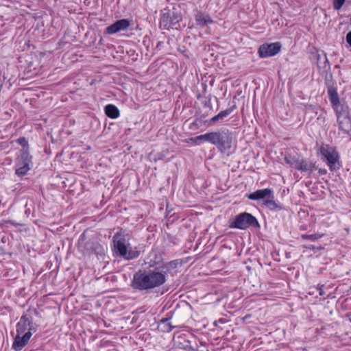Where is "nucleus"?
Returning a JSON list of instances; mask_svg holds the SVG:
<instances>
[{
  "instance_id": "1",
  "label": "nucleus",
  "mask_w": 351,
  "mask_h": 351,
  "mask_svg": "<svg viewBox=\"0 0 351 351\" xmlns=\"http://www.w3.org/2000/svg\"><path fill=\"white\" fill-rule=\"evenodd\" d=\"M164 269L160 266L154 269H139L134 276L131 282V287L139 291H148L160 287L166 282L167 272L159 269Z\"/></svg>"
},
{
  "instance_id": "2",
  "label": "nucleus",
  "mask_w": 351,
  "mask_h": 351,
  "mask_svg": "<svg viewBox=\"0 0 351 351\" xmlns=\"http://www.w3.org/2000/svg\"><path fill=\"white\" fill-rule=\"evenodd\" d=\"M208 143L215 145L221 153H225L232 147V134L227 129L209 132Z\"/></svg>"
},
{
  "instance_id": "3",
  "label": "nucleus",
  "mask_w": 351,
  "mask_h": 351,
  "mask_svg": "<svg viewBox=\"0 0 351 351\" xmlns=\"http://www.w3.org/2000/svg\"><path fill=\"white\" fill-rule=\"evenodd\" d=\"M322 160L329 167L330 171H336L341 167L338 152L331 146L322 143L319 147Z\"/></svg>"
},
{
  "instance_id": "4",
  "label": "nucleus",
  "mask_w": 351,
  "mask_h": 351,
  "mask_svg": "<svg viewBox=\"0 0 351 351\" xmlns=\"http://www.w3.org/2000/svg\"><path fill=\"white\" fill-rule=\"evenodd\" d=\"M250 226L258 228L260 225L256 218L247 212L241 213L236 215L232 220L229 221L230 228L245 230Z\"/></svg>"
},
{
  "instance_id": "5",
  "label": "nucleus",
  "mask_w": 351,
  "mask_h": 351,
  "mask_svg": "<svg viewBox=\"0 0 351 351\" xmlns=\"http://www.w3.org/2000/svg\"><path fill=\"white\" fill-rule=\"evenodd\" d=\"M114 249L116 253L121 257L126 260H132L138 257L140 252L136 250H128L126 240L124 238L117 239L116 236L114 237Z\"/></svg>"
},
{
  "instance_id": "6",
  "label": "nucleus",
  "mask_w": 351,
  "mask_h": 351,
  "mask_svg": "<svg viewBox=\"0 0 351 351\" xmlns=\"http://www.w3.org/2000/svg\"><path fill=\"white\" fill-rule=\"evenodd\" d=\"M37 330L36 325L33 322L32 317L25 314L21 316L19 322L16 324V332L19 335L25 333V331L30 332L31 335L36 332Z\"/></svg>"
},
{
  "instance_id": "7",
  "label": "nucleus",
  "mask_w": 351,
  "mask_h": 351,
  "mask_svg": "<svg viewBox=\"0 0 351 351\" xmlns=\"http://www.w3.org/2000/svg\"><path fill=\"white\" fill-rule=\"evenodd\" d=\"M280 48L281 45L279 43L264 44L259 47L258 53L261 58H267L277 54Z\"/></svg>"
},
{
  "instance_id": "8",
  "label": "nucleus",
  "mask_w": 351,
  "mask_h": 351,
  "mask_svg": "<svg viewBox=\"0 0 351 351\" xmlns=\"http://www.w3.org/2000/svg\"><path fill=\"white\" fill-rule=\"evenodd\" d=\"M84 255H89L92 253L95 254L98 258H103L105 256V250L97 241H88L84 245V249L82 250Z\"/></svg>"
},
{
  "instance_id": "9",
  "label": "nucleus",
  "mask_w": 351,
  "mask_h": 351,
  "mask_svg": "<svg viewBox=\"0 0 351 351\" xmlns=\"http://www.w3.org/2000/svg\"><path fill=\"white\" fill-rule=\"evenodd\" d=\"M130 25V21L128 19H120L114 22L113 24L108 26L105 32L108 34H114L121 31L127 29Z\"/></svg>"
},
{
  "instance_id": "10",
  "label": "nucleus",
  "mask_w": 351,
  "mask_h": 351,
  "mask_svg": "<svg viewBox=\"0 0 351 351\" xmlns=\"http://www.w3.org/2000/svg\"><path fill=\"white\" fill-rule=\"evenodd\" d=\"M32 335L30 332H26L23 335L17 333L12 344V348L16 351L21 350L28 343Z\"/></svg>"
},
{
  "instance_id": "11",
  "label": "nucleus",
  "mask_w": 351,
  "mask_h": 351,
  "mask_svg": "<svg viewBox=\"0 0 351 351\" xmlns=\"http://www.w3.org/2000/svg\"><path fill=\"white\" fill-rule=\"evenodd\" d=\"M174 343L179 348L185 350L186 351H196L191 345V342L186 338L184 334L178 335L173 339Z\"/></svg>"
},
{
  "instance_id": "12",
  "label": "nucleus",
  "mask_w": 351,
  "mask_h": 351,
  "mask_svg": "<svg viewBox=\"0 0 351 351\" xmlns=\"http://www.w3.org/2000/svg\"><path fill=\"white\" fill-rule=\"evenodd\" d=\"M272 192L270 189H258L249 194L247 198L251 200L263 199L266 197H271Z\"/></svg>"
},
{
  "instance_id": "13",
  "label": "nucleus",
  "mask_w": 351,
  "mask_h": 351,
  "mask_svg": "<svg viewBox=\"0 0 351 351\" xmlns=\"http://www.w3.org/2000/svg\"><path fill=\"white\" fill-rule=\"evenodd\" d=\"M339 129L343 132L348 134L351 131V119L350 115L337 119Z\"/></svg>"
},
{
  "instance_id": "14",
  "label": "nucleus",
  "mask_w": 351,
  "mask_h": 351,
  "mask_svg": "<svg viewBox=\"0 0 351 351\" xmlns=\"http://www.w3.org/2000/svg\"><path fill=\"white\" fill-rule=\"evenodd\" d=\"M332 108L335 112L337 119H340L341 117H346L350 115L348 110V108L346 106L341 105L339 104H338V106H335Z\"/></svg>"
},
{
  "instance_id": "15",
  "label": "nucleus",
  "mask_w": 351,
  "mask_h": 351,
  "mask_svg": "<svg viewBox=\"0 0 351 351\" xmlns=\"http://www.w3.org/2000/svg\"><path fill=\"white\" fill-rule=\"evenodd\" d=\"M317 66L319 69H323L324 70L330 69V63L326 53H323L322 55L318 54L317 56Z\"/></svg>"
},
{
  "instance_id": "16",
  "label": "nucleus",
  "mask_w": 351,
  "mask_h": 351,
  "mask_svg": "<svg viewBox=\"0 0 351 351\" xmlns=\"http://www.w3.org/2000/svg\"><path fill=\"white\" fill-rule=\"evenodd\" d=\"M105 113L108 117L111 119H116L119 117L120 114L117 107L112 104H108L105 107Z\"/></svg>"
},
{
  "instance_id": "17",
  "label": "nucleus",
  "mask_w": 351,
  "mask_h": 351,
  "mask_svg": "<svg viewBox=\"0 0 351 351\" xmlns=\"http://www.w3.org/2000/svg\"><path fill=\"white\" fill-rule=\"evenodd\" d=\"M233 109L232 108H228L224 110L221 111L219 113H218L217 115L212 117L209 121V124H213L217 121H219L221 119H223L228 117L232 112Z\"/></svg>"
},
{
  "instance_id": "18",
  "label": "nucleus",
  "mask_w": 351,
  "mask_h": 351,
  "mask_svg": "<svg viewBox=\"0 0 351 351\" xmlns=\"http://www.w3.org/2000/svg\"><path fill=\"white\" fill-rule=\"evenodd\" d=\"M315 169V165L311 161L306 160H301L299 171L302 172H308L311 174Z\"/></svg>"
},
{
  "instance_id": "19",
  "label": "nucleus",
  "mask_w": 351,
  "mask_h": 351,
  "mask_svg": "<svg viewBox=\"0 0 351 351\" xmlns=\"http://www.w3.org/2000/svg\"><path fill=\"white\" fill-rule=\"evenodd\" d=\"M328 95L332 106H338L340 104L339 98L337 90L334 88H329L328 89Z\"/></svg>"
},
{
  "instance_id": "20",
  "label": "nucleus",
  "mask_w": 351,
  "mask_h": 351,
  "mask_svg": "<svg viewBox=\"0 0 351 351\" xmlns=\"http://www.w3.org/2000/svg\"><path fill=\"white\" fill-rule=\"evenodd\" d=\"M274 194L272 193L271 197H268V199L265 200L263 204L271 210L281 209V206L274 201Z\"/></svg>"
},
{
  "instance_id": "21",
  "label": "nucleus",
  "mask_w": 351,
  "mask_h": 351,
  "mask_svg": "<svg viewBox=\"0 0 351 351\" xmlns=\"http://www.w3.org/2000/svg\"><path fill=\"white\" fill-rule=\"evenodd\" d=\"M158 327L162 332H169L173 330L174 326H173L171 323L169 322L168 319H162L160 320L158 324Z\"/></svg>"
},
{
  "instance_id": "22",
  "label": "nucleus",
  "mask_w": 351,
  "mask_h": 351,
  "mask_svg": "<svg viewBox=\"0 0 351 351\" xmlns=\"http://www.w3.org/2000/svg\"><path fill=\"white\" fill-rule=\"evenodd\" d=\"M32 162V156L29 155V153L27 150L23 149L21 151L20 158L19 159V164H25L30 165Z\"/></svg>"
},
{
  "instance_id": "23",
  "label": "nucleus",
  "mask_w": 351,
  "mask_h": 351,
  "mask_svg": "<svg viewBox=\"0 0 351 351\" xmlns=\"http://www.w3.org/2000/svg\"><path fill=\"white\" fill-rule=\"evenodd\" d=\"M195 20L197 22V24L201 26H204L206 25L207 23H211L213 21L210 19V17L207 16H204L202 14H197L195 16Z\"/></svg>"
},
{
  "instance_id": "24",
  "label": "nucleus",
  "mask_w": 351,
  "mask_h": 351,
  "mask_svg": "<svg viewBox=\"0 0 351 351\" xmlns=\"http://www.w3.org/2000/svg\"><path fill=\"white\" fill-rule=\"evenodd\" d=\"M19 165L21 166L16 170V173L18 176H23L30 169L29 165L27 163Z\"/></svg>"
},
{
  "instance_id": "25",
  "label": "nucleus",
  "mask_w": 351,
  "mask_h": 351,
  "mask_svg": "<svg viewBox=\"0 0 351 351\" xmlns=\"http://www.w3.org/2000/svg\"><path fill=\"white\" fill-rule=\"evenodd\" d=\"M191 141L193 143H197L199 141H204L206 142H209V132L206 133L204 134H201L194 138H191L190 139Z\"/></svg>"
},
{
  "instance_id": "26",
  "label": "nucleus",
  "mask_w": 351,
  "mask_h": 351,
  "mask_svg": "<svg viewBox=\"0 0 351 351\" xmlns=\"http://www.w3.org/2000/svg\"><path fill=\"white\" fill-rule=\"evenodd\" d=\"M301 237L303 239L311 240L313 241H317L322 237V234H302Z\"/></svg>"
},
{
  "instance_id": "27",
  "label": "nucleus",
  "mask_w": 351,
  "mask_h": 351,
  "mask_svg": "<svg viewBox=\"0 0 351 351\" xmlns=\"http://www.w3.org/2000/svg\"><path fill=\"white\" fill-rule=\"evenodd\" d=\"M346 0H333V8L336 10L341 8Z\"/></svg>"
},
{
  "instance_id": "28",
  "label": "nucleus",
  "mask_w": 351,
  "mask_h": 351,
  "mask_svg": "<svg viewBox=\"0 0 351 351\" xmlns=\"http://www.w3.org/2000/svg\"><path fill=\"white\" fill-rule=\"evenodd\" d=\"M296 160H297V158H295L293 156H291L285 157V161L286 162L287 164L289 165L291 167L294 165V162H295Z\"/></svg>"
},
{
  "instance_id": "29",
  "label": "nucleus",
  "mask_w": 351,
  "mask_h": 351,
  "mask_svg": "<svg viewBox=\"0 0 351 351\" xmlns=\"http://www.w3.org/2000/svg\"><path fill=\"white\" fill-rule=\"evenodd\" d=\"M300 162H301V160L297 158V160L294 162V165H293L292 167H293L294 169H295L299 171V168H300Z\"/></svg>"
},
{
  "instance_id": "30",
  "label": "nucleus",
  "mask_w": 351,
  "mask_h": 351,
  "mask_svg": "<svg viewBox=\"0 0 351 351\" xmlns=\"http://www.w3.org/2000/svg\"><path fill=\"white\" fill-rule=\"evenodd\" d=\"M346 41L351 46V31L346 35Z\"/></svg>"
},
{
  "instance_id": "31",
  "label": "nucleus",
  "mask_w": 351,
  "mask_h": 351,
  "mask_svg": "<svg viewBox=\"0 0 351 351\" xmlns=\"http://www.w3.org/2000/svg\"><path fill=\"white\" fill-rule=\"evenodd\" d=\"M7 223H9L10 224H12V226H15V227H17V226H21V223H16L14 221H12V220H8L6 221Z\"/></svg>"
},
{
  "instance_id": "32",
  "label": "nucleus",
  "mask_w": 351,
  "mask_h": 351,
  "mask_svg": "<svg viewBox=\"0 0 351 351\" xmlns=\"http://www.w3.org/2000/svg\"><path fill=\"white\" fill-rule=\"evenodd\" d=\"M324 287V285H322L320 286L319 288H318V290H319V295H324L325 294L324 291H323L322 289V287Z\"/></svg>"
},
{
  "instance_id": "33",
  "label": "nucleus",
  "mask_w": 351,
  "mask_h": 351,
  "mask_svg": "<svg viewBox=\"0 0 351 351\" xmlns=\"http://www.w3.org/2000/svg\"><path fill=\"white\" fill-rule=\"evenodd\" d=\"M319 173L320 175H324L327 173V171L325 169H319Z\"/></svg>"
},
{
  "instance_id": "34",
  "label": "nucleus",
  "mask_w": 351,
  "mask_h": 351,
  "mask_svg": "<svg viewBox=\"0 0 351 351\" xmlns=\"http://www.w3.org/2000/svg\"><path fill=\"white\" fill-rule=\"evenodd\" d=\"M18 141L21 144H22L23 143H26L25 138H20Z\"/></svg>"
},
{
  "instance_id": "35",
  "label": "nucleus",
  "mask_w": 351,
  "mask_h": 351,
  "mask_svg": "<svg viewBox=\"0 0 351 351\" xmlns=\"http://www.w3.org/2000/svg\"><path fill=\"white\" fill-rule=\"evenodd\" d=\"M84 233H83V234L81 235V237H80V242L84 239Z\"/></svg>"
},
{
  "instance_id": "36",
  "label": "nucleus",
  "mask_w": 351,
  "mask_h": 351,
  "mask_svg": "<svg viewBox=\"0 0 351 351\" xmlns=\"http://www.w3.org/2000/svg\"><path fill=\"white\" fill-rule=\"evenodd\" d=\"M308 247V249H311V250H313V249H314V248H315L313 245H310V246H308V247Z\"/></svg>"
},
{
  "instance_id": "37",
  "label": "nucleus",
  "mask_w": 351,
  "mask_h": 351,
  "mask_svg": "<svg viewBox=\"0 0 351 351\" xmlns=\"http://www.w3.org/2000/svg\"><path fill=\"white\" fill-rule=\"evenodd\" d=\"M350 290H351V286H350Z\"/></svg>"
},
{
  "instance_id": "38",
  "label": "nucleus",
  "mask_w": 351,
  "mask_h": 351,
  "mask_svg": "<svg viewBox=\"0 0 351 351\" xmlns=\"http://www.w3.org/2000/svg\"><path fill=\"white\" fill-rule=\"evenodd\" d=\"M196 351H197V350H196Z\"/></svg>"
},
{
  "instance_id": "39",
  "label": "nucleus",
  "mask_w": 351,
  "mask_h": 351,
  "mask_svg": "<svg viewBox=\"0 0 351 351\" xmlns=\"http://www.w3.org/2000/svg\"><path fill=\"white\" fill-rule=\"evenodd\" d=\"M207 351H208V350H207Z\"/></svg>"
}]
</instances>
